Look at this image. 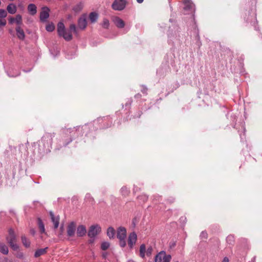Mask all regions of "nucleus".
I'll use <instances>...</instances> for the list:
<instances>
[{
    "label": "nucleus",
    "mask_w": 262,
    "mask_h": 262,
    "mask_svg": "<svg viewBox=\"0 0 262 262\" xmlns=\"http://www.w3.org/2000/svg\"><path fill=\"white\" fill-rule=\"evenodd\" d=\"M140 256L141 257L145 258L146 252V247L144 244H142L140 247Z\"/></svg>",
    "instance_id": "obj_25"
},
{
    "label": "nucleus",
    "mask_w": 262,
    "mask_h": 262,
    "mask_svg": "<svg viewBox=\"0 0 262 262\" xmlns=\"http://www.w3.org/2000/svg\"><path fill=\"white\" fill-rule=\"evenodd\" d=\"M115 235V230L112 227H110L107 230V235L110 239L114 238Z\"/></svg>",
    "instance_id": "obj_19"
},
{
    "label": "nucleus",
    "mask_w": 262,
    "mask_h": 262,
    "mask_svg": "<svg viewBox=\"0 0 262 262\" xmlns=\"http://www.w3.org/2000/svg\"><path fill=\"white\" fill-rule=\"evenodd\" d=\"M48 248H43V249H39L36 251L34 254V256L35 257H38L42 255H43L46 253L47 249Z\"/></svg>",
    "instance_id": "obj_21"
},
{
    "label": "nucleus",
    "mask_w": 262,
    "mask_h": 262,
    "mask_svg": "<svg viewBox=\"0 0 262 262\" xmlns=\"http://www.w3.org/2000/svg\"><path fill=\"white\" fill-rule=\"evenodd\" d=\"M63 230H64V229H63V226L60 227V234H62V232H63Z\"/></svg>",
    "instance_id": "obj_42"
},
{
    "label": "nucleus",
    "mask_w": 262,
    "mask_h": 262,
    "mask_svg": "<svg viewBox=\"0 0 262 262\" xmlns=\"http://www.w3.org/2000/svg\"><path fill=\"white\" fill-rule=\"evenodd\" d=\"M223 262H229V259L227 257H224Z\"/></svg>",
    "instance_id": "obj_41"
},
{
    "label": "nucleus",
    "mask_w": 262,
    "mask_h": 262,
    "mask_svg": "<svg viewBox=\"0 0 262 262\" xmlns=\"http://www.w3.org/2000/svg\"><path fill=\"white\" fill-rule=\"evenodd\" d=\"M50 215L51 216L52 222L54 224V228L56 229L58 228L59 223V216H54L53 213L52 211L50 212Z\"/></svg>",
    "instance_id": "obj_11"
},
{
    "label": "nucleus",
    "mask_w": 262,
    "mask_h": 262,
    "mask_svg": "<svg viewBox=\"0 0 262 262\" xmlns=\"http://www.w3.org/2000/svg\"><path fill=\"white\" fill-rule=\"evenodd\" d=\"M107 253H106V252H105V253H103L102 254V257H103V258H106V256H107Z\"/></svg>",
    "instance_id": "obj_40"
},
{
    "label": "nucleus",
    "mask_w": 262,
    "mask_h": 262,
    "mask_svg": "<svg viewBox=\"0 0 262 262\" xmlns=\"http://www.w3.org/2000/svg\"><path fill=\"white\" fill-rule=\"evenodd\" d=\"M119 245L120 247L123 248L126 246V241L125 238L119 239Z\"/></svg>",
    "instance_id": "obj_35"
},
{
    "label": "nucleus",
    "mask_w": 262,
    "mask_h": 262,
    "mask_svg": "<svg viewBox=\"0 0 262 262\" xmlns=\"http://www.w3.org/2000/svg\"><path fill=\"white\" fill-rule=\"evenodd\" d=\"M126 230L124 227H120L117 229V237L118 239L126 238Z\"/></svg>",
    "instance_id": "obj_7"
},
{
    "label": "nucleus",
    "mask_w": 262,
    "mask_h": 262,
    "mask_svg": "<svg viewBox=\"0 0 262 262\" xmlns=\"http://www.w3.org/2000/svg\"><path fill=\"white\" fill-rule=\"evenodd\" d=\"M21 241L23 245L26 247L28 248L30 246V241L27 238V237L25 235L21 236Z\"/></svg>",
    "instance_id": "obj_24"
},
{
    "label": "nucleus",
    "mask_w": 262,
    "mask_h": 262,
    "mask_svg": "<svg viewBox=\"0 0 262 262\" xmlns=\"http://www.w3.org/2000/svg\"><path fill=\"white\" fill-rule=\"evenodd\" d=\"M200 238L202 239H206L208 238V234L206 231H203L200 234Z\"/></svg>",
    "instance_id": "obj_34"
},
{
    "label": "nucleus",
    "mask_w": 262,
    "mask_h": 262,
    "mask_svg": "<svg viewBox=\"0 0 262 262\" xmlns=\"http://www.w3.org/2000/svg\"><path fill=\"white\" fill-rule=\"evenodd\" d=\"M110 246V244L108 242H103L101 244V248L102 250H107Z\"/></svg>",
    "instance_id": "obj_29"
},
{
    "label": "nucleus",
    "mask_w": 262,
    "mask_h": 262,
    "mask_svg": "<svg viewBox=\"0 0 262 262\" xmlns=\"http://www.w3.org/2000/svg\"><path fill=\"white\" fill-rule=\"evenodd\" d=\"M4 261H5V262H7V261H8V258H5L4 259Z\"/></svg>",
    "instance_id": "obj_44"
},
{
    "label": "nucleus",
    "mask_w": 262,
    "mask_h": 262,
    "mask_svg": "<svg viewBox=\"0 0 262 262\" xmlns=\"http://www.w3.org/2000/svg\"><path fill=\"white\" fill-rule=\"evenodd\" d=\"M15 23L17 26H20L23 24L22 16L20 14H17L15 17Z\"/></svg>",
    "instance_id": "obj_27"
},
{
    "label": "nucleus",
    "mask_w": 262,
    "mask_h": 262,
    "mask_svg": "<svg viewBox=\"0 0 262 262\" xmlns=\"http://www.w3.org/2000/svg\"><path fill=\"white\" fill-rule=\"evenodd\" d=\"M7 16V12L4 9H0V18L5 19Z\"/></svg>",
    "instance_id": "obj_30"
},
{
    "label": "nucleus",
    "mask_w": 262,
    "mask_h": 262,
    "mask_svg": "<svg viewBox=\"0 0 262 262\" xmlns=\"http://www.w3.org/2000/svg\"><path fill=\"white\" fill-rule=\"evenodd\" d=\"M183 3L185 5V9L187 10H192L194 4L191 0H183Z\"/></svg>",
    "instance_id": "obj_16"
},
{
    "label": "nucleus",
    "mask_w": 262,
    "mask_h": 262,
    "mask_svg": "<svg viewBox=\"0 0 262 262\" xmlns=\"http://www.w3.org/2000/svg\"><path fill=\"white\" fill-rule=\"evenodd\" d=\"M101 231V227L98 225L91 226L88 231V236L90 237H94Z\"/></svg>",
    "instance_id": "obj_4"
},
{
    "label": "nucleus",
    "mask_w": 262,
    "mask_h": 262,
    "mask_svg": "<svg viewBox=\"0 0 262 262\" xmlns=\"http://www.w3.org/2000/svg\"><path fill=\"white\" fill-rule=\"evenodd\" d=\"M7 21L5 19L0 18V27L1 26H5L6 25Z\"/></svg>",
    "instance_id": "obj_37"
},
{
    "label": "nucleus",
    "mask_w": 262,
    "mask_h": 262,
    "mask_svg": "<svg viewBox=\"0 0 262 262\" xmlns=\"http://www.w3.org/2000/svg\"><path fill=\"white\" fill-rule=\"evenodd\" d=\"M227 242L228 244L233 245L234 243V237L232 235H229L226 238Z\"/></svg>",
    "instance_id": "obj_28"
},
{
    "label": "nucleus",
    "mask_w": 262,
    "mask_h": 262,
    "mask_svg": "<svg viewBox=\"0 0 262 262\" xmlns=\"http://www.w3.org/2000/svg\"><path fill=\"white\" fill-rule=\"evenodd\" d=\"M65 30V27L63 23L59 22L57 25V32L58 35L61 36V34L64 33Z\"/></svg>",
    "instance_id": "obj_17"
},
{
    "label": "nucleus",
    "mask_w": 262,
    "mask_h": 262,
    "mask_svg": "<svg viewBox=\"0 0 262 262\" xmlns=\"http://www.w3.org/2000/svg\"><path fill=\"white\" fill-rule=\"evenodd\" d=\"M110 23L107 19H104L102 24V26L105 29H107L109 27Z\"/></svg>",
    "instance_id": "obj_31"
},
{
    "label": "nucleus",
    "mask_w": 262,
    "mask_h": 262,
    "mask_svg": "<svg viewBox=\"0 0 262 262\" xmlns=\"http://www.w3.org/2000/svg\"><path fill=\"white\" fill-rule=\"evenodd\" d=\"M87 26V21L86 19V15H83L78 19V27L81 30H84Z\"/></svg>",
    "instance_id": "obj_6"
},
{
    "label": "nucleus",
    "mask_w": 262,
    "mask_h": 262,
    "mask_svg": "<svg viewBox=\"0 0 262 262\" xmlns=\"http://www.w3.org/2000/svg\"><path fill=\"white\" fill-rule=\"evenodd\" d=\"M114 21L115 25L119 28H123L125 26L124 21L118 17H116Z\"/></svg>",
    "instance_id": "obj_13"
},
{
    "label": "nucleus",
    "mask_w": 262,
    "mask_h": 262,
    "mask_svg": "<svg viewBox=\"0 0 262 262\" xmlns=\"http://www.w3.org/2000/svg\"><path fill=\"white\" fill-rule=\"evenodd\" d=\"M171 259L170 255H166L164 251L160 252L155 258V262H170Z\"/></svg>",
    "instance_id": "obj_2"
},
{
    "label": "nucleus",
    "mask_w": 262,
    "mask_h": 262,
    "mask_svg": "<svg viewBox=\"0 0 262 262\" xmlns=\"http://www.w3.org/2000/svg\"><path fill=\"white\" fill-rule=\"evenodd\" d=\"M42 11L40 13V19L42 21H45L49 16V9L48 7H43Z\"/></svg>",
    "instance_id": "obj_9"
},
{
    "label": "nucleus",
    "mask_w": 262,
    "mask_h": 262,
    "mask_svg": "<svg viewBox=\"0 0 262 262\" xmlns=\"http://www.w3.org/2000/svg\"><path fill=\"white\" fill-rule=\"evenodd\" d=\"M15 30L17 37L20 40H24L25 38V34L21 27L17 26L15 28Z\"/></svg>",
    "instance_id": "obj_10"
},
{
    "label": "nucleus",
    "mask_w": 262,
    "mask_h": 262,
    "mask_svg": "<svg viewBox=\"0 0 262 262\" xmlns=\"http://www.w3.org/2000/svg\"><path fill=\"white\" fill-rule=\"evenodd\" d=\"M86 232V228L83 225H80L78 227L77 229V235L81 237L85 234Z\"/></svg>",
    "instance_id": "obj_12"
},
{
    "label": "nucleus",
    "mask_w": 262,
    "mask_h": 262,
    "mask_svg": "<svg viewBox=\"0 0 262 262\" xmlns=\"http://www.w3.org/2000/svg\"><path fill=\"white\" fill-rule=\"evenodd\" d=\"M125 0H115L112 4V8L115 10H122L125 7Z\"/></svg>",
    "instance_id": "obj_3"
},
{
    "label": "nucleus",
    "mask_w": 262,
    "mask_h": 262,
    "mask_svg": "<svg viewBox=\"0 0 262 262\" xmlns=\"http://www.w3.org/2000/svg\"><path fill=\"white\" fill-rule=\"evenodd\" d=\"M0 252L4 254H8L9 250L8 247L4 243H0Z\"/></svg>",
    "instance_id": "obj_22"
},
{
    "label": "nucleus",
    "mask_w": 262,
    "mask_h": 262,
    "mask_svg": "<svg viewBox=\"0 0 262 262\" xmlns=\"http://www.w3.org/2000/svg\"><path fill=\"white\" fill-rule=\"evenodd\" d=\"M7 11L11 14H15L17 11V7L14 4H10L7 7Z\"/></svg>",
    "instance_id": "obj_14"
},
{
    "label": "nucleus",
    "mask_w": 262,
    "mask_h": 262,
    "mask_svg": "<svg viewBox=\"0 0 262 262\" xmlns=\"http://www.w3.org/2000/svg\"><path fill=\"white\" fill-rule=\"evenodd\" d=\"M144 0H137V2L139 3V4H141L143 2Z\"/></svg>",
    "instance_id": "obj_43"
},
{
    "label": "nucleus",
    "mask_w": 262,
    "mask_h": 262,
    "mask_svg": "<svg viewBox=\"0 0 262 262\" xmlns=\"http://www.w3.org/2000/svg\"><path fill=\"white\" fill-rule=\"evenodd\" d=\"M98 17V15L96 12H92L89 14V19L92 23H95Z\"/></svg>",
    "instance_id": "obj_20"
},
{
    "label": "nucleus",
    "mask_w": 262,
    "mask_h": 262,
    "mask_svg": "<svg viewBox=\"0 0 262 262\" xmlns=\"http://www.w3.org/2000/svg\"><path fill=\"white\" fill-rule=\"evenodd\" d=\"M70 32L72 33L73 32L75 34H77V29H76V26L74 24H71L70 26Z\"/></svg>",
    "instance_id": "obj_32"
},
{
    "label": "nucleus",
    "mask_w": 262,
    "mask_h": 262,
    "mask_svg": "<svg viewBox=\"0 0 262 262\" xmlns=\"http://www.w3.org/2000/svg\"><path fill=\"white\" fill-rule=\"evenodd\" d=\"M28 11L32 15H34L37 13V7L33 4H30L28 6Z\"/></svg>",
    "instance_id": "obj_15"
},
{
    "label": "nucleus",
    "mask_w": 262,
    "mask_h": 262,
    "mask_svg": "<svg viewBox=\"0 0 262 262\" xmlns=\"http://www.w3.org/2000/svg\"><path fill=\"white\" fill-rule=\"evenodd\" d=\"M8 21L10 24H13L14 23H15V18L13 17H10L8 18Z\"/></svg>",
    "instance_id": "obj_38"
},
{
    "label": "nucleus",
    "mask_w": 262,
    "mask_h": 262,
    "mask_svg": "<svg viewBox=\"0 0 262 262\" xmlns=\"http://www.w3.org/2000/svg\"><path fill=\"white\" fill-rule=\"evenodd\" d=\"M55 29V26L53 24H48L46 26V30L49 32H52Z\"/></svg>",
    "instance_id": "obj_33"
},
{
    "label": "nucleus",
    "mask_w": 262,
    "mask_h": 262,
    "mask_svg": "<svg viewBox=\"0 0 262 262\" xmlns=\"http://www.w3.org/2000/svg\"><path fill=\"white\" fill-rule=\"evenodd\" d=\"M6 241L13 250H17L18 249L19 246L16 243L17 241L16 236L13 229L11 228L9 230L8 235L6 237Z\"/></svg>",
    "instance_id": "obj_1"
},
{
    "label": "nucleus",
    "mask_w": 262,
    "mask_h": 262,
    "mask_svg": "<svg viewBox=\"0 0 262 262\" xmlns=\"http://www.w3.org/2000/svg\"><path fill=\"white\" fill-rule=\"evenodd\" d=\"M83 7V4L82 3L80 2L77 5H76L73 8V10L75 12H78L80 11Z\"/></svg>",
    "instance_id": "obj_26"
},
{
    "label": "nucleus",
    "mask_w": 262,
    "mask_h": 262,
    "mask_svg": "<svg viewBox=\"0 0 262 262\" xmlns=\"http://www.w3.org/2000/svg\"><path fill=\"white\" fill-rule=\"evenodd\" d=\"M152 251H153V249H152V247L150 246V247H148L147 250L146 251V255L148 256H150L152 252Z\"/></svg>",
    "instance_id": "obj_36"
},
{
    "label": "nucleus",
    "mask_w": 262,
    "mask_h": 262,
    "mask_svg": "<svg viewBox=\"0 0 262 262\" xmlns=\"http://www.w3.org/2000/svg\"><path fill=\"white\" fill-rule=\"evenodd\" d=\"M30 233L32 234V235H34L35 233V231L34 230V229H31L30 230Z\"/></svg>",
    "instance_id": "obj_39"
},
{
    "label": "nucleus",
    "mask_w": 262,
    "mask_h": 262,
    "mask_svg": "<svg viewBox=\"0 0 262 262\" xmlns=\"http://www.w3.org/2000/svg\"><path fill=\"white\" fill-rule=\"evenodd\" d=\"M37 222H38V228L40 230V233H45V226L42 222L40 218L37 219Z\"/></svg>",
    "instance_id": "obj_23"
},
{
    "label": "nucleus",
    "mask_w": 262,
    "mask_h": 262,
    "mask_svg": "<svg viewBox=\"0 0 262 262\" xmlns=\"http://www.w3.org/2000/svg\"><path fill=\"white\" fill-rule=\"evenodd\" d=\"M137 239V236L135 232L130 233L128 238V245L130 249H132L134 245L136 244Z\"/></svg>",
    "instance_id": "obj_5"
},
{
    "label": "nucleus",
    "mask_w": 262,
    "mask_h": 262,
    "mask_svg": "<svg viewBox=\"0 0 262 262\" xmlns=\"http://www.w3.org/2000/svg\"><path fill=\"white\" fill-rule=\"evenodd\" d=\"M61 36L63 37V38L67 41H70L72 39V33L69 31H67L65 30L64 33L61 34Z\"/></svg>",
    "instance_id": "obj_18"
},
{
    "label": "nucleus",
    "mask_w": 262,
    "mask_h": 262,
    "mask_svg": "<svg viewBox=\"0 0 262 262\" xmlns=\"http://www.w3.org/2000/svg\"><path fill=\"white\" fill-rule=\"evenodd\" d=\"M76 229V224L74 222H71L69 224L67 227V234L70 237L73 236Z\"/></svg>",
    "instance_id": "obj_8"
}]
</instances>
